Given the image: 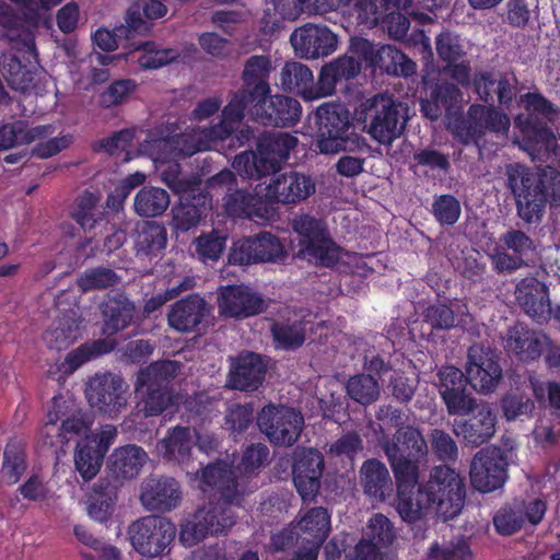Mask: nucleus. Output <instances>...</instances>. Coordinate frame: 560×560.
Returning a JSON list of instances; mask_svg holds the SVG:
<instances>
[{"mask_svg": "<svg viewBox=\"0 0 560 560\" xmlns=\"http://www.w3.org/2000/svg\"><path fill=\"white\" fill-rule=\"evenodd\" d=\"M235 524L231 511L219 505L199 508L180 528V540L188 546L197 545L209 535L225 533Z\"/></svg>", "mask_w": 560, "mask_h": 560, "instance_id": "nucleus-16", "label": "nucleus"}, {"mask_svg": "<svg viewBox=\"0 0 560 560\" xmlns=\"http://www.w3.org/2000/svg\"><path fill=\"white\" fill-rule=\"evenodd\" d=\"M226 245V237L218 231L202 233L195 240L196 253L203 262L208 260L215 261L220 258Z\"/></svg>", "mask_w": 560, "mask_h": 560, "instance_id": "nucleus-63", "label": "nucleus"}, {"mask_svg": "<svg viewBox=\"0 0 560 560\" xmlns=\"http://www.w3.org/2000/svg\"><path fill=\"white\" fill-rule=\"evenodd\" d=\"M138 83L133 79L114 80L103 92L98 94V105L108 109L126 102L136 92Z\"/></svg>", "mask_w": 560, "mask_h": 560, "instance_id": "nucleus-55", "label": "nucleus"}, {"mask_svg": "<svg viewBox=\"0 0 560 560\" xmlns=\"http://www.w3.org/2000/svg\"><path fill=\"white\" fill-rule=\"evenodd\" d=\"M292 228L299 235L301 254L310 261L325 268L338 264L341 247L331 238L325 220L304 213L293 220Z\"/></svg>", "mask_w": 560, "mask_h": 560, "instance_id": "nucleus-8", "label": "nucleus"}, {"mask_svg": "<svg viewBox=\"0 0 560 560\" xmlns=\"http://www.w3.org/2000/svg\"><path fill=\"white\" fill-rule=\"evenodd\" d=\"M280 88L290 93L301 95L304 100L320 98L317 95V82H314L312 70L299 61H287L280 71Z\"/></svg>", "mask_w": 560, "mask_h": 560, "instance_id": "nucleus-41", "label": "nucleus"}, {"mask_svg": "<svg viewBox=\"0 0 560 560\" xmlns=\"http://www.w3.org/2000/svg\"><path fill=\"white\" fill-rule=\"evenodd\" d=\"M298 142V138L288 132H264L256 145L260 154V167L267 170L269 175L276 174L288 161Z\"/></svg>", "mask_w": 560, "mask_h": 560, "instance_id": "nucleus-32", "label": "nucleus"}, {"mask_svg": "<svg viewBox=\"0 0 560 560\" xmlns=\"http://www.w3.org/2000/svg\"><path fill=\"white\" fill-rule=\"evenodd\" d=\"M262 98L249 89L244 86L238 89L223 107L221 122L212 128L213 137L224 140L231 136L233 133V125L240 124L243 120L246 109L250 108L252 115L255 116L258 104H260Z\"/></svg>", "mask_w": 560, "mask_h": 560, "instance_id": "nucleus-34", "label": "nucleus"}, {"mask_svg": "<svg viewBox=\"0 0 560 560\" xmlns=\"http://www.w3.org/2000/svg\"><path fill=\"white\" fill-rule=\"evenodd\" d=\"M148 459V453L136 444L117 447L107 459L108 476L119 483L131 480L140 474Z\"/></svg>", "mask_w": 560, "mask_h": 560, "instance_id": "nucleus-35", "label": "nucleus"}, {"mask_svg": "<svg viewBox=\"0 0 560 560\" xmlns=\"http://www.w3.org/2000/svg\"><path fill=\"white\" fill-rule=\"evenodd\" d=\"M396 480V511L402 521L413 524L432 510L430 502H427V493L419 485V475L412 477H395Z\"/></svg>", "mask_w": 560, "mask_h": 560, "instance_id": "nucleus-28", "label": "nucleus"}, {"mask_svg": "<svg viewBox=\"0 0 560 560\" xmlns=\"http://www.w3.org/2000/svg\"><path fill=\"white\" fill-rule=\"evenodd\" d=\"M396 539L393 523L384 514H374L370 521L364 537L354 548L355 560H382V549L390 547Z\"/></svg>", "mask_w": 560, "mask_h": 560, "instance_id": "nucleus-29", "label": "nucleus"}, {"mask_svg": "<svg viewBox=\"0 0 560 560\" xmlns=\"http://www.w3.org/2000/svg\"><path fill=\"white\" fill-rule=\"evenodd\" d=\"M516 299L524 312L540 320L551 315L548 287L535 278L523 279L516 287Z\"/></svg>", "mask_w": 560, "mask_h": 560, "instance_id": "nucleus-40", "label": "nucleus"}, {"mask_svg": "<svg viewBox=\"0 0 560 560\" xmlns=\"http://www.w3.org/2000/svg\"><path fill=\"white\" fill-rule=\"evenodd\" d=\"M98 201V197L89 190H85L75 200V208L71 217L84 231L92 230L98 222L96 218Z\"/></svg>", "mask_w": 560, "mask_h": 560, "instance_id": "nucleus-57", "label": "nucleus"}, {"mask_svg": "<svg viewBox=\"0 0 560 560\" xmlns=\"http://www.w3.org/2000/svg\"><path fill=\"white\" fill-rule=\"evenodd\" d=\"M462 91L450 82L436 84L432 89L430 96L421 100L420 107L424 117L436 120L443 113L450 116L453 109L462 101Z\"/></svg>", "mask_w": 560, "mask_h": 560, "instance_id": "nucleus-44", "label": "nucleus"}, {"mask_svg": "<svg viewBox=\"0 0 560 560\" xmlns=\"http://www.w3.org/2000/svg\"><path fill=\"white\" fill-rule=\"evenodd\" d=\"M362 63L359 58L343 55L322 67L318 80L317 95L325 97L336 92L338 83L354 79L361 72Z\"/></svg>", "mask_w": 560, "mask_h": 560, "instance_id": "nucleus-39", "label": "nucleus"}, {"mask_svg": "<svg viewBox=\"0 0 560 560\" xmlns=\"http://www.w3.org/2000/svg\"><path fill=\"white\" fill-rule=\"evenodd\" d=\"M520 103L526 113L514 118V127L522 137V149L533 161H546L556 154L557 139L549 122L559 114V109L540 92H527L520 96Z\"/></svg>", "mask_w": 560, "mask_h": 560, "instance_id": "nucleus-3", "label": "nucleus"}, {"mask_svg": "<svg viewBox=\"0 0 560 560\" xmlns=\"http://www.w3.org/2000/svg\"><path fill=\"white\" fill-rule=\"evenodd\" d=\"M439 60L443 62L442 72L464 88L470 85L471 66L463 39L450 30H443L435 37Z\"/></svg>", "mask_w": 560, "mask_h": 560, "instance_id": "nucleus-18", "label": "nucleus"}, {"mask_svg": "<svg viewBox=\"0 0 560 560\" xmlns=\"http://www.w3.org/2000/svg\"><path fill=\"white\" fill-rule=\"evenodd\" d=\"M382 448L394 477L413 478L419 475L420 465L428 455V444L422 432L412 425L397 429L392 439L382 442Z\"/></svg>", "mask_w": 560, "mask_h": 560, "instance_id": "nucleus-9", "label": "nucleus"}, {"mask_svg": "<svg viewBox=\"0 0 560 560\" xmlns=\"http://www.w3.org/2000/svg\"><path fill=\"white\" fill-rule=\"evenodd\" d=\"M316 145L320 153L363 151L364 137L354 132L349 109L341 103H324L314 113Z\"/></svg>", "mask_w": 560, "mask_h": 560, "instance_id": "nucleus-4", "label": "nucleus"}, {"mask_svg": "<svg viewBox=\"0 0 560 560\" xmlns=\"http://www.w3.org/2000/svg\"><path fill=\"white\" fill-rule=\"evenodd\" d=\"M427 502L444 522L455 518L462 512L466 500V482L455 469L447 465L434 466L429 480L422 486Z\"/></svg>", "mask_w": 560, "mask_h": 560, "instance_id": "nucleus-7", "label": "nucleus"}, {"mask_svg": "<svg viewBox=\"0 0 560 560\" xmlns=\"http://www.w3.org/2000/svg\"><path fill=\"white\" fill-rule=\"evenodd\" d=\"M254 199V195L247 189H237L235 187L223 197V207L229 217L248 218L253 212Z\"/></svg>", "mask_w": 560, "mask_h": 560, "instance_id": "nucleus-60", "label": "nucleus"}, {"mask_svg": "<svg viewBox=\"0 0 560 560\" xmlns=\"http://www.w3.org/2000/svg\"><path fill=\"white\" fill-rule=\"evenodd\" d=\"M115 347L116 341L109 338L84 342L66 355L63 369L66 372L72 373L88 361L112 352Z\"/></svg>", "mask_w": 560, "mask_h": 560, "instance_id": "nucleus-51", "label": "nucleus"}, {"mask_svg": "<svg viewBox=\"0 0 560 560\" xmlns=\"http://www.w3.org/2000/svg\"><path fill=\"white\" fill-rule=\"evenodd\" d=\"M128 389L129 385L119 374L95 373L86 384L85 396L92 408L114 418L126 408Z\"/></svg>", "mask_w": 560, "mask_h": 560, "instance_id": "nucleus-13", "label": "nucleus"}, {"mask_svg": "<svg viewBox=\"0 0 560 560\" xmlns=\"http://www.w3.org/2000/svg\"><path fill=\"white\" fill-rule=\"evenodd\" d=\"M210 315V308L206 300L199 294L192 293L176 301L167 314L171 328L179 332L199 331L201 325Z\"/></svg>", "mask_w": 560, "mask_h": 560, "instance_id": "nucleus-30", "label": "nucleus"}, {"mask_svg": "<svg viewBox=\"0 0 560 560\" xmlns=\"http://www.w3.org/2000/svg\"><path fill=\"white\" fill-rule=\"evenodd\" d=\"M466 373L475 390L483 394L493 392L502 378L499 355L489 347L471 346L468 350Z\"/></svg>", "mask_w": 560, "mask_h": 560, "instance_id": "nucleus-21", "label": "nucleus"}, {"mask_svg": "<svg viewBox=\"0 0 560 560\" xmlns=\"http://www.w3.org/2000/svg\"><path fill=\"white\" fill-rule=\"evenodd\" d=\"M300 529L310 535L312 546L320 548L330 532V516L325 508H313L299 522Z\"/></svg>", "mask_w": 560, "mask_h": 560, "instance_id": "nucleus-52", "label": "nucleus"}, {"mask_svg": "<svg viewBox=\"0 0 560 560\" xmlns=\"http://www.w3.org/2000/svg\"><path fill=\"white\" fill-rule=\"evenodd\" d=\"M324 468V455L318 450L310 447L295 453L292 476L303 501H311L318 493Z\"/></svg>", "mask_w": 560, "mask_h": 560, "instance_id": "nucleus-25", "label": "nucleus"}, {"mask_svg": "<svg viewBox=\"0 0 560 560\" xmlns=\"http://www.w3.org/2000/svg\"><path fill=\"white\" fill-rule=\"evenodd\" d=\"M346 390L352 400L363 406L376 401L381 394L377 380L371 374L364 373L351 376L346 384Z\"/></svg>", "mask_w": 560, "mask_h": 560, "instance_id": "nucleus-53", "label": "nucleus"}, {"mask_svg": "<svg viewBox=\"0 0 560 560\" xmlns=\"http://www.w3.org/2000/svg\"><path fill=\"white\" fill-rule=\"evenodd\" d=\"M135 313V305L127 298L110 299L103 308V334L112 337L124 330L132 323Z\"/></svg>", "mask_w": 560, "mask_h": 560, "instance_id": "nucleus-48", "label": "nucleus"}, {"mask_svg": "<svg viewBox=\"0 0 560 560\" xmlns=\"http://www.w3.org/2000/svg\"><path fill=\"white\" fill-rule=\"evenodd\" d=\"M139 499L147 511L167 513L182 503V486L174 477L150 475L141 482Z\"/></svg>", "mask_w": 560, "mask_h": 560, "instance_id": "nucleus-20", "label": "nucleus"}, {"mask_svg": "<svg viewBox=\"0 0 560 560\" xmlns=\"http://www.w3.org/2000/svg\"><path fill=\"white\" fill-rule=\"evenodd\" d=\"M315 189L311 175L291 171L271 179L266 187V198L271 202L295 205L312 196Z\"/></svg>", "mask_w": 560, "mask_h": 560, "instance_id": "nucleus-27", "label": "nucleus"}, {"mask_svg": "<svg viewBox=\"0 0 560 560\" xmlns=\"http://www.w3.org/2000/svg\"><path fill=\"white\" fill-rule=\"evenodd\" d=\"M548 340L547 335L517 322L502 336V347L510 358L528 364L539 360Z\"/></svg>", "mask_w": 560, "mask_h": 560, "instance_id": "nucleus-24", "label": "nucleus"}, {"mask_svg": "<svg viewBox=\"0 0 560 560\" xmlns=\"http://www.w3.org/2000/svg\"><path fill=\"white\" fill-rule=\"evenodd\" d=\"M194 447L191 430L175 425L167 429L165 436L156 443V451L167 463L187 464Z\"/></svg>", "mask_w": 560, "mask_h": 560, "instance_id": "nucleus-42", "label": "nucleus"}, {"mask_svg": "<svg viewBox=\"0 0 560 560\" xmlns=\"http://www.w3.org/2000/svg\"><path fill=\"white\" fill-rule=\"evenodd\" d=\"M273 69L272 60L266 55L250 56L242 71L243 86L249 89L260 97L270 94L269 75Z\"/></svg>", "mask_w": 560, "mask_h": 560, "instance_id": "nucleus-46", "label": "nucleus"}, {"mask_svg": "<svg viewBox=\"0 0 560 560\" xmlns=\"http://www.w3.org/2000/svg\"><path fill=\"white\" fill-rule=\"evenodd\" d=\"M508 460L501 448L488 446L478 451L470 464L472 488L481 493L493 492L508 480Z\"/></svg>", "mask_w": 560, "mask_h": 560, "instance_id": "nucleus-15", "label": "nucleus"}, {"mask_svg": "<svg viewBox=\"0 0 560 560\" xmlns=\"http://www.w3.org/2000/svg\"><path fill=\"white\" fill-rule=\"evenodd\" d=\"M351 49L372 68L386 74L410 77L417 71L416 62L393 45H383L376 49L368 39L355 38L351 42Z\"/></svg>", "mask_w": 560, "mask_h": 560, "instance_id": "nucleus-17", "label": "nucleus"}, {"mask_svg": "<svg viewBox=\"0 0 560 560\" xmlns=\"http://www.w3.org/2000/svg\"><path fill=\"white\" fill-rule=\"evenodd\" d=\"M253 240L258 262L277 261L287 256L282 243L269 232H260Z\"/></svg>", "mask_w": 560, "mask_h": 560, "instance_id": "nucleus-61", "label": "nucleus"}, {"mask_svg": "<svg viewBox=\"0 0 560 560\" xmlns=\"http://www.w3.org/2000/svg\"><path fill=\"white\" fill-rule=\"evenodd\" d=\"M360 482L363 493L373 502H385L393 495L394 482L384 463L370 458L360 469Z\"/></svg>", "mask_w": 560, "mask_h": 560, "instance_id": "nucleus-38", "label": "nucleus"}, {"mask_svg": "<svg viewBox=\"0 0 560 560\" xmlns=\"http://www.w3.org/2000/svg\"><path fill=\"white\" fill-rule=\"evenodd\" d=\"M268 307L261 294L245 284H230L220 288L218 310L220 316L245 319L264 313Z\"/></svg>", "mask_w": 560, "mask_h": 560, "instance_id": "nucleus-19", "label": "nucleus"}, {"mask_svg": "<svg viewBox=\"0 0 560 560\" xmlns=\"http://www.w3.org/2000/svg\"><path fill=\"white\" fill-rule=\"evenodd\" d=\"M180 370V363L161 360L140 369L135 382V393L145 417L162 415L173 404L172 383Z\"/></svg>", "mask_w": 560, "mask_h": 560, "instance_id": "nucleus-5", "label": "nucleus"}, {"mask_svg": "<svg viewBox=\"0 0 560 560\" xmlns=\"http://www.w3.org/2000/svg\"><path fill=\"white\" fill-rule=\"evenodd\" d=\"M462 213L458 199L451 194L435 196L432 202V214L441 225H454Z\"/></svg>", "mask_w": 560, "mask_h": 560, "instance_id": "nucleus-62", "label": "nucleus"}, {"mask_svg": "<svg viewBox=\"0 0 560 560\" xmlns=\"http://www.w3.org/2000/svg\"><path fill=\"white\" fill-rule=\"evenodd\" d=\"M81 320L70 311L58 316L44 334V341L51 350H66L80 337Z\"/></svg>", "mask_w": 560, "mask_h": 560, "instance_id": "nucleus-45", "label": "nucleus"}, {"mask_svg": "<svg viewBox=\"0 0 560 560\" xmlns=\"http://www.w3.org/2000/svg\"><path fill=\"white\" fill-rule=\"evenodd\" d=\"M290 43L296 56L310 60L331 55L338 37L327 25L306 23L292 32Z\"/></svg>", "mask_w": 560, "mask_h": 560, "instance_id": "nucleus-22", "label": "nucleus"}, {"mask_svg": "<svg viewBox=\"0 0 560 560\" xmlns=\"http://www.w3.org/2000/svg\"><path fill=\"white\" fill-rule=\"evenodd\" d=\"M355 117L375 141L386 145L401 136L407 122L402 104L384 94L362 102Z\"/></svg>", "mask_w": 560, "mask_h": 560, "instance_id": "nucleus-6", "label": "nucleus"}, {"mask_svg": "<svg viewBox=\"0 0 560 560\" xmlns=\"http://www.w3.org/2000/svg\"><path fill=\"white\" fill-rule=\"evenodd\" d=\"M269 462V447L261 442L250 443L236 466L224 460L208 464L201 470V488L215 490L225 504L241 506L245 497L259 488L257 477Z\"/></svg>", "mask_w": 560, "mask_h": 560, "instance_id": "nucleus-1", "label": "nucleus"}, {"mask_svg": "<svg viewBox=\"0 0 560 560\" xmlns=\"http://www.w3.org/2000/svg\"><path fill=\"white\" fill-rule=\"evenodd\" d=\"M267 368L260 354L247 352L237 357L232 365L229 384L232 388L253 392L265 380Z\"/></svg>", "mask_w": 560, "mask_h": 560, "instance_id": "nucleus-37", "label": "nucleus"}, {"mask_svg": "<svg viewBox=\"0 0 560 560\" xmlns=\"http://www.w3.org/2000/svg\"><path fill=\"white\" fill-rule=\"evenodd\" d=\"M508 187L516 205L517 215L526 223L539 220L547 203L560 207V172L547 167L538 172L515 164L506 171Z\"/></svg>", "mask_w": 560, "mask_h": 560, "instance_id": "nucleus-2", "label": "nucleus"}, {"mask_svg": "<svg viewBox=\"0 0 560 560\" xmlns=\"http://www.w3.org/2000/svg\"><path fill=\"white\" fill-rule=\"evenodd\" d=\"M439 393L450 415H468L476 400L467 389L468 374L453 365L443 366L438 372Z\"/></svg>", "mask_w": 560, "mask_h": 560, "instance_id": "nucleus-23", "label": "nucleus"}, {"mask_svg": "<svg viewBox=\"0 0 560 560\" xmlns=\"http://www.w3.org/2000/svg\"><path fill=\"white\" fill-rule=\"evenodd\" d=\"M109 482L100 481L94 486L89 504V515L100 523L106 522L114 511L115 501L112 498L113 489Z\"/></svg>", "mask_w": 560, "mask_h": 560, "instance_id": "nucleus-54", "label": "nucleus"}, {"mask_svg": "<svg viewBox=\"0 0 560 560\" xmlns=\"http://www.w3.org/2000/svg\"><path fill=\"white\" fill-rule=\"evenodd\" d=\"M175 533L174 524L168 518L158 515L140 517L128 527L132 548L149 558L162 556L175 538Z\"/></svg>", "mask_w": 560, "mask_h": 560, "instance_id": "nucleus-12", "label": "nucleus"}, {"mask_svg": "<svg viewBox=\"0 0 560 560\" xmlns=\"http://www.w3.org/2000/svg\"><path fill=\"white\" fill-rule=\"evenodd\" d=\"M167 243V233L163 224L155 221H142L137 224L135 249L138 257L158 256Z\"/></svg>", "mask_w": 560, "mask_h": 560, "instance_id": "nucleus-47", "label": "nucleus"}, {"mask_svg": "<svg viewBox=\"0 0 560 560\" xmlns=\"http://www.w3.org/2000/svg\"><path fill=\"white\" fill-rule=\"evenodd\" d=\"M430 444L434 456L443 463H455L458 458V447L452 435L441 429H432Z\"/></svg>", "mask_w": 560, "mask_h": 560, "instance_id": "nucleus-64", "label": "nucleus"}, {"mask_svg": "<svg viewBox=\"0 0 560 560\" xmlns=\"http://www.w3.org/2000/svg\"><path fill=\"white\" fill-rule=\"evenodd\" d=\"M210 207L211 197L209 192L201 188L180 195L178 205L172 209L174 230L188 232L197 228Z\"/></svg>", "mask_w": 560, "mask_h": 560, "instance_id": "nucleus-33", "label": "nucleus"}, {"mask_svg": "<svg viewBox=\"0 0 560 560\" xmlns=\"http://www.w3.org/2000/svg\"><path fill=\"white\" fill-rule=\"evenodd\" d=\"M257 425L272 445L289 447L299 440L304 417L292 407L269 404L258 412Z\"/></svg>", "mask_w": 560, "mask_h": 560, "instance_id": "nucleus-11", "label": "nucleus"}, {"mask_svg": "<svg viewBox=\"0 0 560 560\" xmlns=\"http://www.w3.org/2000/svg\"><path fill=\"white\" fill-rule=\"evenodd\" d=\"M170 206L168 192L160 187L143 186L133 201L135 212L142 218H154L163 214Z\"/></svg>", "mask_w": 560, "mask_h": 560, "instance_id": "nucleus-50", "label": "nucleus"}, {"mask_svg": "<svg viewBox=\"0 0 560 560\" xmlns=\"http://www.w3.org/2000/svg\"><path fill=\"white\" fill-rule=\"evenodd\" d=\"M524 524V511L520 505H504L493 516L494 528L503 536H511L517 533Z\"/></svg>", "mask_w": 560, "mask_h": 560, "instance_id": "nucleus-59", "label": "nucleus"}, {"mask_svg": "<svg viewBox=\"0 0 560 560\" xmlns=\"http://www.w3.org/2000/svg\"><path fill=\"white\" fill-rule=\"evenodd\" d=\"M429 560H471L472 552L465 538H457L440 545L434 541L428 551Z\"/></svg>", "mask_w": 560, "mask_h": 560, "instance_id": "nucleus-56", "label": "nucleus"}, {"mask_svg": "<svg viewBox=\"0 0 560 560\" xmlns=\"http://www.w3.org/2000/svg\"><path fill=\"white\" fill-rule=\"evenodd\" d=\"M27 468L25 443L12 438L8 441L3 451V462L0 469L2 479L8 485L16 483Z\"/></svg>", "mask_w": 560, "mask_h": 560, "instance_id": "nucleus-49", "label": "nucleus"}, {"mask_svg": "<svg viewBox=\"0 0 560 560\" xmlns=\"http://www.w3.org/2000/svg\"><path fill=\"white\" fill-rule=\"evenodd\" d=\"M510 126V117L493 105L471 104L466 116L454 121L452 132L463 144L478 145L487 131L505 133Z\"/></svg>", "mask_w": 560, "mask_h": 560, "instance_id": "nucleus-10", "label": "nucleus"}, {"mask_svg": "<svg viewBox=\"0 0 560 560\" xmlns=\"http://www.w3.org/2000/svg\"><path fill=\"white\" fill-rule=\"evenodd\" d=\"M50 126L31 127L27 121L13 119L0 122V151H8L18 147L27 145L36 140L48 137Z\"/></svg>", "mask_w": 560, "mask_h": 560, "instance_id": "nucleus-43", "label": "nucleus"}, {"mask_svg": "<svg viewBox=\"0 0 560 560\" xmlns=\"http://www.w3.org/2000/svg\"><path fill=\"white\" fill-rule=\"evenodd\" d=\"M117 433L115 425L106 424L98 433L85 435L78 441L74 451V467L84 481H91L96 477Z\"/></svg>", "mask_w": 560, "mask_h": 560, "instance_id": "nucleus-14", "label": "nucleus"}, {"mask_svg": "<svg viewBox=\"0 0 560 560\" xmlns=\"http://www.w3.org/2000/svg\"><path fill=\"white\" fill-rule=\"evenodd\" d=\"M323 328H326V322H317L316 315L308 312L300 317L275 320L270 334L276 349L293 351L304 345L307 332L317 334Z\"/></svg>", "mask_w": 560, "mask_h": 560, "instance_id": "nucleus-26", "label": "nucleus"}, {"mask_svg": "<svg viewBox=\"0 0 560 560\" xmlns=\"http://www.w3.org/2000/svg\"><path fill=\"white\" fill-rule=\"evenodd\" d=\"M301 115L302 106L296 98L279 94L264 97L255 112L257 121L277 127H292Z\"/></svg>", "mask_w": 560, "mask_h": 560, "instance_id": "nucleus-31", "label": "nucleus"}, {"mask_svg": "<svg viewBox=\"0 0 560 560\" xmlns=\"http://www.w3.org/2000/svg\"><path fill=\"white\" fill-rule=\"evenodd\" d=\"M468 419L456 422L455 433L474 446L487 443L495 432L497 417L487 405L477 406Z\"/></svg>", "mask_w": 560, "mask_h": 560, "instance_id": "nucleus-36", "label": "nucleus"}, {"mask_svg": "<svg viewBox=\"0 0 560 560\" xmlns=\"http://www.w3.org/2000/svg\"><path fill=\"white\" fill-rule=\"evenodd\" d=\"M120 277L110 268L96 267L86 269L78 279V285L83 292L104 290L118 284Z\"/></svg>", "mask_w": 560, "mask_h": 560, "instance_id": "nucleus-58", "label": "nucleus"}]
</instances>
